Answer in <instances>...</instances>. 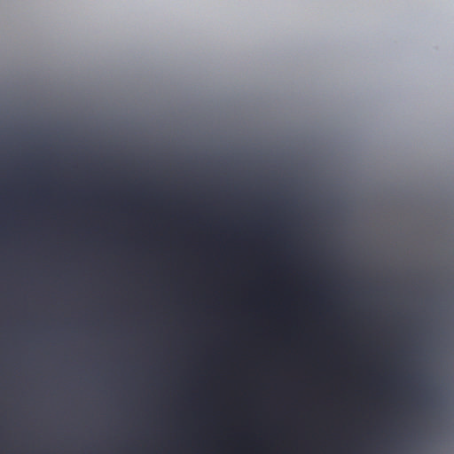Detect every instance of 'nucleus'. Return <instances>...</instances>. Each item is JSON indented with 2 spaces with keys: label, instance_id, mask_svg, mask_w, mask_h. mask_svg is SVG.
Here are the masks:
<instances>
[{
  "label": "nucleus",
  "instance_id": "f257e3e1",
  "mask_svg": "<svg viewBox=\"0 0 454 454\" xmlns=\"http://www.w3.org/2000/svg\"><path fill=\"white\" fill-rule=\"evenodd\" d=\"M192 454H199V363H192Z\"/></svg>",
  "mask_w": 454,
  "mask_h": 454
},
{
  "label": "nucleus",
  "instance_id": "f03ea898",
  "mask_svg": "<svg viewBox=\"0 0 454 454\" xmlns=\"http://www.w3.org/2000/svg\"><path fill=\"white\" fill-rule=\"evenodd\" d=\"M200 171L201 172V171H202V168H200Z\"/></svg>",
  "mask_w": 454,
  "mask_h": 454
}]
</instances>
